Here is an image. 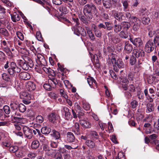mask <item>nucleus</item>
<instances>
[{
    "label": "nucleus",
    "instance_id": "nucleus-54",
    "mask_svg": "<svg viewBox=\"0 0 159 159\" xmlns=\"http://www.w3.org/2000/svg\"><path fill=\"white\" fill-rule=\"evenodd\" d=\"M43 87L47 90L50 91L52 90L53 87L49 83H46L44 84Z\"/></svg>",
    "mask_w": 159,
    "mask_h": 159
},
{
    "label": "nucleus",
    "instance_id": "nucleus-40",
    "mask_svg": "<svg viewBox=\"0 0 159 159\" xmlns=\"http://www.w3.org/2000/svg\"><path fill=\"white\" fill-rule=\"evenodd\" d=\"M59 10L60 12L64 14H66L68 12V10L66 5L61 6L59 8Z\"/></svg>",
    "mask_w": 159,
    "mask_h": 159
},
{
    "label": "nucleus",
    "instance_id": "nucleus-36",
    "mask_svg": "<svg viewBox=\"0 0 159 159\" xmlns=\"http://www.w3.org/2000/svg\"><path fill=\"white\" fill-rule=\"evenodd\" d=\"M25 60L26 61L29 66L31 68L33 67L34 63L32 60L27 56H25Z\"/></svg>",
    "mask_w": 159,
    "mask_h": 159
},
{
    "label": "nucleus",
    "instance_id": "nucleus-17",
    "mask_svg": "<svg viewBox=\"0 0 159 159\" xmlns=\"http://www.w3.org/2000/svg\"><path fill=\"white\" fill-rule=\"evenodd\" d=\"M19 77L23 80H27L30 79L31 76L29 73L26 72H23L20 73Z\"/></svg>",
    "mask_w": 159,
    "mask_h": 159
},
{
    "label": "nucleus",
    "instance_id": "nucleus-44",
    "mask_svg": "<svg viewBox=\"0 0 159 159\" xmlns=\"http://www.w3.org/2000/svg\"><path fill=\"white\" fill-rule=\"evenodd\" d=\"M16 156L19 158H22L25 156V155L22 150L18 149V150L16 151L15 153Z\"/></svg>",
    "mask_w": 159,
    "mask_h": 159
},
{
    "label": "nucleus",
    "instance_id": "nucleus-28",
    "mask_svg": "<svg viewBox=\"0 0 159 159\" xmlns=\"http://www.w3.org/2000/svg\"><path fill=\"white\" fill-rule=\"evenodd\" d=\"M86 145L90 148H94L96 147V144L92 140H87L85 142Z\"/></svg>",
    "mask_w": 159,
    "mask_h": 159
},
{
    "label": "nucleus",
    "instance_id": "nucleus-45",
    "mask_svg": "<svg viewBox=\"0 0 159 159\" xmlns=\"http://www.w3.org/2000/svg\"><path fill=\"white\" fill-rule=\"evenodd\" d=\"M90 136L93 140L95 139H98L99 138L98 133L95 131L91 132L90 133Z\"/></svg>",
    "mask_w": 159,
    "mask_h": 159
},
{
    "label": "nucleus",
    "instance_id": "nucleus-39",
    "mask_svg": "<svg viewBox=\"0 0 159 159\" xmlns=\"http://www.w3.org/2000/svg\"><path fill=\"white\" fill-rule=\"evenodd\" d=\"M144 93L148 100L150 102H152L153 101V99H154L155 98L153 97H151L149 95L147 89H146L144 90Z\"/></svg>",
    "mask_w": 159,
    "mask_h": 159
},
{
    "label": "nucleus",
    "instance_id": "nucleus-33",
    "mask_svg": "<svg viewBox=\"0 0 159 159\" xmlns=\"http://www.w3.org/2000/svg\"><path fill=\"white\" fill-rule=\"evenodd\" d=\"M28 88L30 91L34 90L36 88L35 84L34 82L30 81L28 84Z\"/></svg>",
    "mask_w": 159,
    "mask_h": 159
},
{
    "label": "nucleus",
    "instance_id": "nucleus-10",
    "mask_svg": "<svg viewBox=\"0 0 159 159\" xmlns=\"http://www.w3.org/2000/svg\"><path fill=\"white\" fill-rule=\"evenodd\" d=\"M129 40L136 47L137 46L140 47L143 44V43L142 41L139 38H135L134 39L130 38Z\"/></svg>",
    "mask_w": 159,
    "mask_h": 159
},
{
    "label": "nucleus",
    "instance_id": "nucleus-20",
    "mask_svg": "<svg viewBox=\"0 0 159 159\" xmlns=\"http://www.w3.org/2000/svg\"><path fill=\"white\" fill-rule=\"evenodd\" d=\"M143 60L142 58H139L138 59L137 63L134 66V70L135 72H138L142 69V66L140 65L142 64Z\"/></svg>",
    "mask_w": 159,
    "mask_h": 159
},
{
    "label": "nucleus",
    "instance_id": "nucleus-48",
    "mask_svg": "<svg viewBox=\"0 0 159 159\" xmlns=\"http://www.w3.org/2000/svg\"><path fill=\"white\" fill-rule=\"evenodd\" d=\"M136 57L133 55H132L130 57L129 59V63L131 65L135 64L137 61Z\"/></svg>",
    "mask_w": 159,
    "mask_h": 159
},
{
    "label": "nucleus",
    "instance_id": "nucleus-52",
    "mask_svg": "<svg viewBox=\"0 0 159 159\" xmlns=\"http://www.w3.org/2000/svg\"><path fill=\"white\" fill-rule=\"evenodd\" d=\"M50 145L51 147L53 148H57L58 144V142L57 141H54L51 140L50 142Z\"/></svg>",
    "mask_w": 159,
    "mask_h": 159
},
{
    "label": "nucleus",
    "instance_id": "nucleus-51",
    "mask_svg": "<svg viewBox=\"0 0 159 159\" xmlns=\"http://www.w3.org/2000/svg\"><path fill=\"white\" fill-rule=\"evenodd\" d=\"M119 36L121 38L126 39L128 38V34L126 33L124 30H122L120 32Z\"/></svg>",
    "mask_w": 159,
    "mask_h": 159
},
{
    "label": "nucleus",
    "instance_id": "nucleus-27",
    "mask_svg": "<svg viewBox=\"0 0 159 159\" xmlns=\"http://www.w3.org/2000/svg\"><path fill=\"white\" fill-rule=\"evenodd\" d=\"M11 16L12 20L15 22L20 20V18L19 15L16 12H14L12 14H11Z\"/></svg>",
    "mask_w": 159,
    "mask_h": 159
},
{
    "label": "nucleus",
    "instance_id": "nucleus-58",
    "mask_svg": "<svg viewBox=\"0 0 159 159\" xmlns=\"http://www.w3.org/2000/svg\"><path fill=\"white\" fill-rule=\"evenodd\" d=\"M130 105L132 108L134 109L136 108L138 106V102L136 100H134L131 102Z\"/></svg>",
    "mask_w": 159,
    "mask_h": 159
},
{
    "label": "nucleus",
    "instance_id": "nucleus-16",
    "mask_svg": "<svg viewBox=\"0 0 159 159\" xmlns=\"http://www.w3.org/2000/svg\"><path fill=\"white\" fill-rule=\"evenodd\" d=\"M63 110L65 113V115L66 120H68L71 119L72 116L70 112V110L66 107H64L63 108Z\"/></svg>",
    "mask_w": 159,
    "mask_h": 159
},
{
    "label": "nucleus",
    "instance_id": "nucleus-3",
    "mask_svg": "<svg viewBox=\"0 0 159 159\" xmlns=\"http://www.w3.org/2000/svg\"><path fill=\"white\" fill-rule=\"evenodd\" d=\"M104 7L106 9H110L112 7L115 8L117 4V0H103Z\"/></svg>",
    "mask_w": 159,
    "mask_h": 159
},
{
    "label": "nucleus",
    "instance_id": "nucleus-21",
    "mask_svg": "<svg viewBox=\"0 0 159 159\" xmlns=\"http://www.w3.org/2000/svg\"><path fill=\"white\" fill-rule=\"evenodd\" d=\"M50 135L56 140H58L61 139L60 134L59 132L55 129L52 130Z\"/></svg>",
    "mask_w": 159,
    "mask_h": 159
},
{
    "label": "nucleus",
    "instance_id": "nucleus-38",
    "mask_svg": "<svg viewBox=\"0 0 159 159\" xmlns=\"http://www.w3.org/2000/svg\"><path fill=\"white\" fill-rule=\"evenodd\" d=\"M87 82L89 85L92 87V85L93 84L96 85L97 83L96 80L92 77H89L87 79Z\"/></svg>",
    "mask_w": 159,
    "mask_h": 159
},
{
    "label": "nucleus",
    "instance_id": "nucleus-43",
    "mask_svg": "<svg viewBox=\"0 0 159 159\" xmlns=\"http://www.w3.org/2000/svg\"><path fill=\"white\" fill-rule=\"evenodd\" d=\"M150 19L147 16L142 17L141 21L143 24L146 25L148 24L150 22Z\"/></svg>",
    "mask_w": 159,
    "mask_h": 159
},
{
    "label": "nucleus",
    "instance_id": "nucleus-11",
    "mask_svg": "<svg viewBox=\"0 0 159 159\" xmlns=\"http://www.w3.org/2000/svg\"><path fill=\"white\" fill-rule=\"evenodd\" d=\"M132 19V22L134 23L132 29L134 31H136L139 28V21L138 20V18L135 16L133 17Z\"/></svg>",
    "mask_w": 159,
    "mask_h": 159
},
{
    "label": "nucleus",
    "instance_id": "nucleus-1",
    "mask_svg": "<svg viewBox=\"0 0 159 159\" xmlns=\"http://www.w3.org/2000/svg\"><path fill=\"white\" fill-rule=\"evenodd\" d=\"M4 67L6 69L9 67L8 69V72L12 76H14L15 74L19 73L21 70L13 62H10L9 64V61H7Z\"/></svg>",
    "mask_w": 159,
    "mask_h": 159
},
{
    "label": "nucleus",
    "instance_id": "nucleus-19",
    "mask_svg": "<svg viewBox=\"0 0 159 159\" xmlns=\"http://www.w3.org/2000/svg\"><path fill=\"white\" fill-rule=\"evenodd\" d=\"M58 116L55 112H52L48 116V119L51 122L54 123L57 119Z\"/></svg>",
    "mask_w": 159,
    "mask_h": 159
},
{
    "label": "nucleus",
    "instance_id": "nucleus-15",
    "mask_svg": "<svg viewBox=\"0 0 159 159\" xmlns=\"http://www.w3.org/2000/svg\"><path fill=\"white\" fill-rule=\"evenodd\" d=\"M19 64L20 66L25 70H27L29 69V66L28 64L26 62V61L25 60V57L23 60H20L19 62Z\"/></svg>",
    "mask_w": 159,
    "mask_h": 159
},
{
    "label": "nucleus",
    "instance_id": "nucleus-42",
    "mask_svg": "<svg viewBox=\"0 0 159 159\" xmlns=\"http://www.w3.org/2000/svg\"><path fill=\"white\" fill-rule=\"evenodd\" d=\"M74 127L75 128V129L74 131L75 133L77 135H80L81 133V132L80 131L79 124L77 123H76L75 124Z\"/></svg>",
    "mask_w": 159,
    "mask_h": 159
},
{
    "label": "nucleus",
    "instance_id": "nucleus-41",
    "mask_svg": "<svg viewBox=\"0 0 159 159\" xmlns=\"http://www.w3.org/2000/svg\"><path fill=\"white\" fill-rule=\"evenodd\" d=\"M39 143L38 140H34L31 143V147L33 149H37L39 146Z\"/></svg>",
    "mask_w": 159,
    "mask_h": 159
},
{
    "label": "nucleus",
    "instance_id": "nucleus-24",
    "mask_svg": "<svg viewBox=\"0 0 159 159\" xmlns=\"http://www.w3.org/2000/svg\"><path fill=\"white\" fill-rule=\"evenodd\" d=\"M85 29L90 39L92 41H94L95 37L90 28L89 26H85Z\"/></svg>",
    "mask_w": 159,
    "mask_h": 159
},
{
    "label": "nucleus",
    "instance_id": "nucleus-49",
    "mask_svg": "<svg viewBox=\"0 0 159 159\" xmlns=\"http://www.w3.org/2000/svg\"><path fill=\"white\" fill-rule=\"evenodd\" d=\"M123 6V10L126 11L129 10V5L127 1H124L122 2Z\"/></svg>",
    "mask_w": 159,
    "mask_h": 159
},
{
    "label": "nucleus",
    "instance_id": "nucleus-50",
    "mask_svg": "<svg viewBox=\"0 0 159 159\" xmlns=\"http://www.w3.org/2000/svg\"><path fill=\"white\" fill-rule=\"evenodd\" d=\"M104 24L105 25L106 29L108 30H112L113 27L112 25V23L109 22H105Z\"/></svg>",
    "mask_w": 159,
    "mask_h": 159
},
{
    "label": "nucleus",
    "instance_id": "nucleus-46",
    "mask_svg": "<svg viewBox=\"0 0 159 159\" xmlns=\"http://www.w3.org/2000/svg\"><path fill=\"white\" fill-rule=\"evenodd\" d=\"M56 152V150L51 149L47 151L46 153L49 156L53 157Z\"/></svg>",
    "mask_w": 159,
    "mask_h": 159
},
{
    "label": "nucleus",
    "instance_id": "nucleus-32",
    "mask_svg": "<svg viewBox=\"0 0 159 159\" xmlns=\"http://www.w3.org/2000/svg\"><path fill=\"white\" fill-rule=\"evenodd\" d=\"M51 131V129L49 127L45 126L42 127L41 129L42 133L44 134H48Z\"/></svg>",
    "mask_w": 159,
    "mask_h": 159
},
{
    "label": "nucleus",
    "instance_id": "nucleus-55",
    "mask_svg": "<svg viewBox=\"0 0 159 159\" xmlns=\"http://www.w3.org/2000/svg\"><path fill=\"white\" fill-rule=\"evenodd\" d=\"M18 107L20 111L21 112H24L26 110V107L22 103L20 104Z\"/></svg>",
    "mask_w": 159,
    "mask_h": 159
},
{
    "label": "nucleus",
    "instance_id": "nucleus-57",
    "mask_svg": "<svg viewBox=\"0 0 159 159\" xmlns=\"http://www.w3.org/2000/svg\"><path fill=\"white\" fill-rule=\"evenodd\" d=\"M119 68H123L124 67V62L121 59H119L117 60V63L116 64Z\"/></svg>",
    "mask_w": 159,
    "mask_h": 159
},
{
    "label": "nucleus",
    "instance_id": "nucleus-9",
    "mask_svg": "<svg viewBox=\"0 0 159 159\" xmlns=\"http://www.w3.org/2000/svg\"><path fill=\"white\" fill-rule=\"evenodd\" d=\"M133 49L132 45L128 41H125L124 48V51L125 53L129 54L132 51Z\"/></svg>",
    "mask_w": 159,
    "mask_h": 159
},
{
    "label": "nucleus",
    "instance_id": "nucleus-63",
    "mask_svg": "<svg viewBox=\"0 0 159 159\" xmlns=\"http://www.w3.org/2000/svg\"><path fill=\"white\" fill-rule=\"evenodd\" d=\"M36 120L37 122L42 123L43 121V118L41 116H38L36 118Z\"/></svg>",
    "mask_w": 159,
    "mask_h": 159
},
{
    "label": "nucleus",
    "instance_id": "nucleus-62",
    "mask_svg": "<svg viewBox=\"0 0 159 159\" xmlns=\"http://www.w3.org/2000/svg\"><path fill=\"white\" fill-rule=\"evenodd\" d=\"M36 38L39 41H42L43 40V38L41 33L39 31H37L36 34Z\"/></svg>",
    "mask_w": 159,
    "mask_h": 159
},
{
    "label": "nucleus",
    "instance_id": "nucleus-47",
    "mask_svg": "<svg viewBox=\"0 0 159 159\" xmlns=\"http://www.w3.org/2000/svg\"><path fill=\"white\" fill-rule=\"evenodd\" d=\"M3 51H4L10 57H12V54L10 48L7 47H6L3 48Z\"/></svg>",
    "mask_w": 159,
    "mask_h": 159
},
{
    "label": "nucleus",
    "instance_id": "nucleus-56",
    "mask_svg": "<svg viewBox=\"0 0 159 159\" xmlns=\"http://www.w3.org/2000/svg\"><path fill=\"white\" fill-rule=\"evenodd\" d=\"M116 159H125V156L123 152H119Z\"/></svg>",
    "mask_w": 159,
    "mask_h": 159
},
{
    "label": "nucleus",
    "instance_id": "nucleus-7",
    "mask_svg": "<svg viewBox=\"0 0 159 159\" xmlns=\"http://www.w3.org/2000/svg\"><path fill=\"white\" fill-rule=\"evenodd\" d=\"M23 129L26 137L29 139L32 138L33 137L32 129L27 126H24Z\"/></svg>",
    "mask_w": 159,
    "mask_h": 159
},
{
    "label": "nucleus",
    "instance_id": "nucleus-13",
    "mask_svg": "<svg viewBox=\"0 0 159 159\" xmlns=\"http://www.w3.org/2000/svg\"><path fill=\"white\" fill-rule=\"evenodd\" d=\"M136 58L143 57L144 56V51L143 50H138L137 49H134L132 53Z\"/></svg>",
    "mask_w": 159,
    "mask_h": 159
},
{
    "label": "nucleus",
    "instance_id": "nucleus-37",
    "mask_svg": "<svg viewBox=\"0 0 159 159\" xmlns=\"http://www.w3.org/2000/svg\"><path fill=\"white\" fill-rule=\"evenodd\" d=\"M43 65L41 64H37L36 65L34 69L35 70L39 73H41L43 72Z\"/></svg>",
    "mask_w": 159,
    "mask_h": 159
},
{
    "label": "nucleus",
    "instance_id": "nucleus-18",
    "mask_svg": "<svg viewBox=\"0 0 159 159\" xmlns=\"http://www.w3.org/2000/svg\"><path fill=\"white\" fill-rule=\"evenodd\" d=\"M80 19L82 23L86 25V26H88L91 22L90 20L91 19L87 18L83 15L81 16L80 17Z\"/></svg>",
    "mask_w": 159,
    "mask_h": 159
},
{
    "label": "nucleus",
    "instance_id": "nucleus-30",
    "mask_svg": "<svg viewBox=\"0 0 159 159\" xmlns=\"http://www.w3.org/2000/svg\"><path fill=\"white\" fill-rule=\"evenodd\" d=\"M0 34L6 37H8L10 35L8 31L4 28L0 29Z\"/></svg>",
    "mask_w": 159,
    "mask_h": 159
},
{
    "label": "nucleus",
    "instance_id": "nucleus-35",
    "mask_svg": "<svg viewBox=\"0 0 159 159\" xmlns=\"http://www.w3.org/2000/svg\"><path fill=\"white\" fill-rule=\"evenodd\" d=\"M93 31L95 36L98 38H101L102 36V32L101 31L97 28L96 26L93 28Z\"/></svg>",
    "mask_w": 159,
    "mask_h": 159
},
{
    "label": "nucleus",
    "instance_id": "nucleus-59",
    "mask_svg": "<svg viewBox=\"0 0 159 159\" xmlns=\"http://www.w3.org/2000/svg\"><path fill=\"white\" fill-rule=\"evenodd\" d=\"M4 112L7 114H9L11 112V110L10 107L7 106H4L3 107Z\"/></svg>",
    "mask_w": 159,
    "mask_h": 159
},
{
    "label": "nucleus",
    "instance_id": "nucleus-4",
    "mask_svg": "<svg viewBox=\"0 0 159 159\" xmlns=\"http://www.w3.org/2000/svg\"><path fill=\"white\" fill-rule=\"evenodd\" d=\"M111 15L113 16L116 20L121 22L124 20L125 16L123 12H119L116 10L111 11Z\"/></svg>",
    "mask_w": 159,
    "mask_h": 159
},
{
    "label": "nucleus",
    "instance_id": "nucleus-31",
    "mask_svg": "<svg viewBox=\"0 0 159 159\" xmlns=\"http://www.w3.org/2000/svg\"><path fill=\"white\" fill-rule=\"evenodd\" d=\"M149 13V12L145 8H141L139 11V15L142 17L147 16Z\"/></svg>",
    "mask_w": 159,
    "mask_h": 159
},
{
    "label": "nucleus",
    "instance_id": "nucleus-53",
    "mask_svg": "<svg viewBox=\"0 0 159 159\" xmlns=\"http://www.w3.org/2000/svg\"><path fill=\"white\" fill-rule=\"evenodd\" d=\"M18 147L16 146H10L9 151L11 152L16 153L18 150Z\"/></svg>",
    "mask_w": 159,
    "mask_h": 159
},
{
    "label": "nucleus",
    "instance_id": "nucleus-60",
    "mask_svg": "<svg viewBox=\"0 0 159 159\" xmlns=\"http://www.w3.org/2000/svg\"><path fill=\"white\" fill-rule=\"evenodd\" d=\"M81 27L77 26L74 29V33L78 36H79V33L81 29H80Z\"/></svg>",
    "mask_w": 159,
    "mask_h": 159
},
{
    "label": "nucleus",
    "instance_id": "nucleus-61",
    "mask_svg": "<svg viewBox=\"0 0 159 159\" xmlns=\"http://www.w3.org/2000/svg\"><path fill=\"white\" fill-rule=\"evenodd\" d=\"M16 35L21 40H23L24 39V37L23 34L21 32L19 31L16 32Z\"/></svg>",
    "mask_w": 159,
    "mask_h": 159
},
{
    "label": "nucleus",
    "instance_id": "nucleus-22",
    "mask_svg": "<svg viewBox=\"0 0 159 159\" xmlns=\"http://www.w3.org/2000/svg\"><path fill=\"white\" fill-rule=\"evenodd\" d=\"M67 141L70 143L73 142L75 140V138L74 134L71 132H69L67 134Z\"/></svg>",
    "mask_w": 159,
    "mask_h": 159
},
{
    "label": "nucleus",
    "instance_id": "nucleus-25",
    "mask_svg": "<svg viewBox=\"0 0 159 159\" xmlns=\"http://www.w3.org/2000/svg\"><path fill=\"white\" fill-rule=\"evenodd\" d=\"M123 30L127 31L130 27V24L128 22L123 21L120 23Z\"/></svg>",
    "mask_w": 159,
    "mask_h": 159
},
{
    "label": "nucleus",
    "instance_id": "nucleus-23",
    "mask_svg": "<svg viewBox=\"0 0 159 159\" xmlns=\"http://www.w3.org/2000/svg\"><path fill=\"white\" fill-rule=\"evenodd\" d=\"M22 96H23V98L25 100H24V103L26 104H29L30 102L25 100H29L31 99L30 94L29 93L25 92L23 93Z\"/></svg>",
    "mask_w": 159,
    "mask_h": 159
},
{
    "label": "nucleus",
    "instance_id": "nucleus-8",
    "mask_svg": "<svg viewBox=\"0 0 159 159\" xmlns=\"http://www.w3.org/2000/svg\"><path fill=\"white\" fill-rule=\"evenodd\" d=\"M37 57V59L36 60L37 64H41L44 66H46L47 65V61L42 55L40 54H38Z\"/></svg>",
    "mask_w": 159,
    "mask_h": 159
},
{
    "label": "nucleus",
    "instance_id": "nucleus-29",
    "mask_svg": "<svg viewBox=\"0 0 159 159\" xmlns=\"http://www.w3.org/2000/svg\"><path fill=\"white\" fill-rule=\"evenodd\" d=\"M147 109L146 112L147 113H149L153 111L154 110V106L152 104L148 103L146 105Z\"/></svg>",
    "mask_w": 159,
    "mask_h": 159
},
{
    "label": "nucleus",
    "instance_id": "nucleus-34",
    "mask_svg": "<svg viewBox=\"0 0 159 159\" xmlns=\"http://www.w3.org/2000/svg\"><path fill=\"white\" fill-rule=\"evenodd\" d=\"M121 24H116L114 25L113 30L115 33H117L120 32L122 30Z\"/></svg>",
    "mask_w": 159,
    "mask_h": 159
},
{
    "label": "nucleus",
    "instance_id": "nucleus-26",
    "mask_svg": "<svg viewBox=\"0 0 159 159\" xmlns=\"http://www.w3.org/2000/svg\"><path fill=\"white\" fill-rule=\"evenodd\" d=\"M10 76L6 73H3L2 74V79L7 82H11L13 81V77L11 76Z\"/></svg>",
    "mask_w": 159,
    "mask_h": 159
},
{
    "label": "nucleus",
    "instance_id": "nucleus-14",
    "mask_svg": "<svg viewBox=\"0 0 159 159\" xmlns=\"http://www.w3.org/2000/svg\"><path fill=\"white\" fill-rule=\"evenodd\" d=\"M80 122L81 126L84 128H90L91 127V123L86 120H80Z\"/></svg>",
    "mask_w": 159,
    "mask_h": 159
},
{
    "label": "nucleus",
    "instance_id": "nucleus-2",
    "mask_svg": "<svg viewBox=\"0 0 159 159\" xmlns=\"http://www.w3.org/2000/svg\"><path fill=\"white\" fill-rule=\"evenodd\" d=\"M97 9L94 4H87L85 5L84 8V13L85 16L89 19H92L93 16L92 11H97Z\"/></svg>",
    "mask_w": 159,
    "mask_h": 159
},
{
    "label": "nucleus",
    "instance_id": "nucleus-5",
    "mask_svg": "<svg viewBox=\"0 0 159 159\" xmlns=\"http://www.w3.org/2000/svg\"><path fill=\"white\" fill-rule=\"evenodd\" d=\"M154 44L152 39L149 40L145 45V51L147 53H150L153 51L154 48Z\"/></svg>",
    "mask_w": 159,
    "mask_h": 159
},
{
    "label": "nucleus",
    "instance_id": "nucleus-12",
    "mask_svg": "<svg viewBox=\"0 0 159 159\" xmlns=\"http://www.w3.org/2000/svg\"><path fill=\"white\" fill-rule=\"evenodd\" d=\"M48 83L50 84L53 88H56L58 84V81L55 76H52L51 78L49 77L48 79Z\"/></svg>",
    "mask_w": 159,
    "mask_h": 159
},
{
    "label": "nucleus",
    "instance_id": "nucleus-64",
    "mask_svg": "<svg viewBox=\"0 0 159 159\" xmlns=\"http://www.w3.org/2000/svg\"><path fill=\"white\" fill-rule=\"evenodd\" d=\"M155 37L153 41H155L159 39V30L155 31Z\"/></svg>",
    "mask_w": 159,
    "mask_h": 159
},
{
    "label": "nucleus",
    "instance_id": "nucleus-6",
    "mask_svg": "<svg viewBox=\"0 0 159 159\" xmlns=\"http://www.w3.org/2000/svg\"><path fill=\"white\" fill-rule=\"evenodd\" d=\"M12 120H14L17 122H20L23 119V116L19 112L11 111V112Z\"/></svg>",
    "mask_w": 159,
    "mask_h": 159
}]
</instances>
